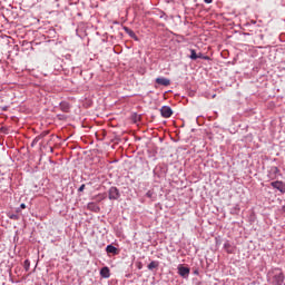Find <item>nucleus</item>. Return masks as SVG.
<instances>
[{"mask_svg": "<svg viewBox=\"0 0 285 285\" xmlns=\"http://www.w3.org/2000/svg\"><path fill=\"white\" fill-rule=\"evenodd\" d=\"M108 197L111 202H117V199L121 197V193H119V188L110 187L108 190Z\"/></svg>", "mask_w": 285, "mask_h": 285, "instance_id": "f257e3e1", "label": "nucleus"}, {"mask_svg": "<svg viewBox=\"0 0 285 285\" xmlns=\"http://www.w3.org/2000/svg\"><path fill=\"white\" fill-rule=\"evenodd\" d=\"M284 273L282 271L276 272L274 276L272 277V284L274 285H282L284 284Z\"/></svg>", "mask_w": 285, "mask_h": 285, "instance_id": "f03ea898", "label": "nucleus"}, {"mask_svg": "<svg viewBox=\"0 0 285 285\" xmlns=\"http://www.w3.org/2000/svg\"><path fill=\"white\" fill-rule=\"evenodd\" d=\"M160 115L161 117H164V119H170V117H173V108L168 106H163L160 108Z\"/></svg>", "mask_w": 285, "mask_h": 285, "instance_id": "7ed1b4c3", "label": "nucleus"}, {"mask_svg": "<svg viewBox=\"0 0 285 285\" xmlns=\"http://www.w3.org/2000/svg\"><path fill=\"white\" fill-rule=\"evenodd\" d=\"M272 188H275L276 190H279L282 195L285 194V183L282 180H276L271 183Z\"/></svg>", "mask_w": 285, "mask_h": 285, "instance_id": "20e7f679", "label": "nucleus"}, {"mask_svg": "<svg viewBox=\"0 0 285 285\" xmlns=\"http://www.w3.org/2000/svg\"><path fill=\"white\" fill-rule=\"evenodd\" d=\"M178 275H180V277H183L184 279H188V276L190 275V268L184 265H179Z\"/></svg>", "mask_w": 285, "mask_h": 285, "instance_id": "39448f33", "label": "nucleus"}, {"mask_svg": "<svg viewBox=\"0 0 285 285\" xmlns=\"http://www.w3.org/2000/svg\"><path fill=\"white\" fill-rule=\"evenodd\" d=\"M87 208L91 213H100V210H101V207H99V205H97V203H88Z\"/></svg>", "mask_w": 285, "mask_h": 285, "instance_id": "423d86ee", "label": "nucleus"}, {"mask_svg": "<svg viewBox=\"0 0 285 285\" xmlns=\"http://www.w3.org/2000/svg\"><path fill=\"white\" fill-rule=\"evenodd\" d=\"M124 30L130 37V39H135V41H139L137 33H135V31H132V29H130L128 27H124Z\"/></svg>", "mask_w": 285, "mask_h": 285, "instance_id": "0eeeda50", "label": "nucleus"}, {"mask_svg": "<svg viewBox=\"0 0 285 285\" xmlns=\"http://www.w3.org/2000/svg\"><path fill=\"white\" fill-rule=\"evenodd\" d=\"M106 252L111 255H119V249L115 245H107Z\"/></svg>", "mask_w": 285, "mask_h": 285, "instance_id": "6e6552de", "label": "nucleus"}, {"mask_svg": "<svg viewBox=\"0 0 285 285\" xmlns=\"http://www.w3.org/2000/svg\"><path fill=\"white\" fill-rule=\"evenodd\" d=\"M100 276L104 278V279H108L110 277V268L108 267H102L100 269Z\"/></svg>", "mask_w": 285, "mask_h": 285, "instance_id": "1a4fd4ad", "label": "nucleus"}, {"mask_svg": "<svg viewBox=\"0 0 285 285\" xmlns=\"http://www.w3.org/2000/svg\"><path fill=\"white\" fill-rule=\"evenodd\" d=\"M156 83H158V86H170V79H168V78H157Z\"/></svg>", "mask_w": 285, "mask_h": 285, "instance_id": "9d476101", "label": "nucleus"}, {"mask_svg": "<svg viewBox=\"0 0 285 285\" xmlns=\"http://www.w3.org/2000/svg\"><path fill=\"white\" fill-rule=\"evenodd\" d=\"M224 249L226 250V253H228V255H233V253H235L233 245H230V243L228 240L225 242Z\"/></svg>", "mask_w": 285, "mask_h": 285, "instance_id": "9b49d317", "label": "nucleus"}, {"mask_svg": "<svg viewBox=\"0 0 285 285\" xmlns=\"http://www.w3.org/2000/svg\"><path fill=\"white\" fill-rule=\"evenodd\" d=\"M148 271H157L159 268V261H153L147 265Z\"/></svg>", "mask_w": 285, "mask_h": 285, "instance_id": "f8f14e48", "label": "nucleus"}, {"mask_svg": "<svg viewBox=\"0 0 285 285\" xmlns=\"http://www.w3.org/2000/svg\"><path fill=\"white\" fill-rule=\"evenodd\" d=\"M60 110H62V112H70V104L66 101L60 102Z\"/></svg>", "mask_w": 285, "mask_h": 285, "instance_id": "ddd939ff", "label": "nucleus"}, {"mask_svg": "<svg viewBox=\"0 0 285 285\" xmlns=\"http://www.w3.org/2000/svg\"><path fill=\"white\" fill-rule=\"evenodd\" d=\"M7 217H9V219H13V222H19L20 219L19 215L12 213L7 214Z\"/></svg>", "mask_w": 285, "mask_h": 285, "instance_id": "4468645a", "label": "nucleus"}, {"mask_svg": "<svg viewBox=\"0 0 285 285\" xmlns=\"http://www.w3.org/2000/svg\"><path fill=\"white\" fill-rule=\"evenodd\" d=\"M189 59H191V61H197V51H195V49H190Z\"/></svg>", "mask_w": 285, "mask_h": 285, "instance_id": "2eb2a0df", "label": "nucleus"}, {"mask_svg": "<svg viewBox=\"0 0 285 285\" xmlns=\"http://www.w3.org/2000/svg\"><path fill=\"white\" fill-rule=\"evenodd\" d=\"M41 139H43V136H37L31 142V148H35L36 144H39Z\"/></svg>", "mask_w": 285, "mask_h": 285, "instance_id": "dca6fc26", "label": "nucleus"}, {"mask_svg": "<svg viewBox=\"0 0 285 285\" xmlns=\"http://www.w3.org/2000/svg\"><path fill=\"white\" fill-rule=\"evenodd\" d=\"M197 59H204L205 61H210V57L205 56L204 53H197Z\"/></svg>", "mask_w": 285, "mask_h": 285, "instance_id": "f3484780", "label": "nucleus"}, {"mask_svg": "<svg viewBox=\"0 0 285 285\" xmlns=\"http://www.w3.org/2000/svg\"><path fill=\"white\" fill-rule=\"evenodd\" d=\"M279 173V168L277 167H271L269 169V175H278Z\"/></svg>", "mask_w": 285, "mask_h": 285, "instance_id": "a211bd4d", "label": "nucleus"}, {"mask_svg": "<svg viewBox=\"0 0 285 285\" xmlns=\"http://www.w3.org/2000/svg\"><path fill=\"white\" fill-rule=\"evenodd\" d=\"M23 268L24 271H30V261L29 259H26L24 263H23Z\"/></svg>", "mask_w": 285, "mask_h": 285, "instance_id": "6ab92c4d", "label": "nucleus"}, {"mask_svg": "<svg viewBox=\"0 0 285 285\" xmlns=\"http://www.w3.org/2000/svg\"><path fill=\"white\" fill-rule=\"evenodd\" d=\"M83 190H86V185L82 184L79 188H78V193H83Z\"/></svg>", "mask_w": 285, "mask_h": 285, "instance_id": "aec40b11", "label": "nucleus"}, {"mask_svg": "<svg viewBox=\"0 0 285 285\" xmlns=\"http://www.w3.org/2000/svg\"><path fill=\"white\" fill-rule=\"evenodd\" d=\"M153 195H154V193L151 190H148L146 193V197H148L149 199H153Z\"/></svg>", "mask_w": 285, "mask_h": 285, "instance_id": "412c9836", "label": "nucleus"}, {"mask_svg": "<svg viewBox=\"0 0 285 285\" xmlns=\"http://www.w3.org/2000/svg\"><path fill=\"white\" fill-rule=\"evenodd\" d=\"M136 266L138 271H141V268H144V264L141 262L136 263Z\"/></svg>", "mask_w": 285, "mask_h": 285, "instance_id": "4be33fe9", "label": "nucleus"}, {"mask_svg": "<svg viewBox=\"0 0 285 285\" xmlns=\"http://www.w3.org/2000/svg\"><path fill=\"white\" fill-rule=\"evenodd\" d=\"M46 135H48V131L42 132L40 136H42L43 139Z\"/></svg>", "mask_w": 285, "mask_h": 285, "instance_id": "5701e85b", "label": "nucleus"}, {"mask_svg": "<svg viewBox=\"0 0 285 285\" xmlns=\"http://www.w3.org/2000/svg\"><path fill=\"white\" fill-rule=\"evenodd\" d=\"M20 208L24 209V208H26V204L22 203V204L20 205Z\"/></svg>", "mask_w": 285, "mask_h": 285, "instance_id": "b1692460", "label": "nucleus"}, {"mask_svg": "<svg viewBox=\"0 0 285 285\" xmlns=\"http://www.w3.org/2000/svg\"><path fill=\"white\" fill-rule=\"evenodd\" d=\"M206 3H213V0H204Z\"/></svg>", "mask_w": 285, "mask_h": 285, "instance_id": "393cba45", "label": "nucleus"}, {"mask_svg": "<svg viewBox=\"0 0 285 285\" xmlns=\"http://www.w3.org/2000/svg\"><path fill=\"white\" fill-rule=\"evenodd\" d=\"M50 153H55V148L50 147Z\"/></svg>", "mask_w": 285, "mask_h": 285, "instance_id": "a878e982", "label": "nucleus"}, {"mask_svg": "<svg viewBox=\"0 0 285 285\" xmlns=\"http://www.w3.org/2000/svg\"><path fill=\"white\" fill-rule=\"evenodd\" d=\"M283 213H285V205L282 207Z\"/></svg>", "mask_w": 285, "mask_h": 285, "instance_id": "bb28decb", "label": "nucleus"}, {"mask_svg": "<svg viewBox=\"0 0 285 285\" xmlns=\"http://www.w3.org/2000/svg\"><path fill=\"white\" fill-rule=\"evenodd\" d=\"M194 273H195V275H199V272H198V271H195Z\"/></svg>", "mask_w": 285, "mask_h": 285, "instance_id": "cd10ccee", "label": "nucleus"}, {"mask_svg": "<svg viewBox=\"0 0 285 285\" xmlns=\"http://www.w3.org/2000/svg\"><path fill=\"white\" fill-rule=\"evenodd\" d=\"M3 110H8V107H3Z\"/></svg>", "mask_w": 285, "mask_h": 285, "instance_id": "c85d7f7f", "label": "nucleus"}, {"mask_svg": "<svg viewBox=\"0 0 285 285\" xmlns=\"http://www.w3.org/2000/svg\"><path fill=\"white\" fill-rule=\"evenodd\" d=\"M215 97H217V95H214V96H213V99H215Z\"/></svg>", "mask_w": 285, "mask_h": 285, "instance_id": "c756f323", "label": "nucleus"}, {"mask_svg": "<svg viewBox=\"0 0 285 285\" xmlns=\"http://www.w3.org/2000/svg\"><path fill=\"white\" fill-rule=\"evenodd\" d=\"M17 213H19V209H17Z\"/></svg>", "mask_w": 285, "mask_h": 285, "instance_id": "7c9ffc66", "label": "nucleus"}]
</instances>
